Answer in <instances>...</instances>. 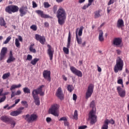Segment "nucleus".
<instances>
[{
	"label": "nucleus",
	"instance_id": "13d9d810",
	"mask_svg": "<svg viewBox=\"0 0 129 129\" xmlns=\"http://www.w3.org/2000/svg\"><path fill=\"white\" fill-rule=\"evenodd\" d=\"M15 104H13L12 106H10L7 108L8 110H10V109H11V108H13V107H15Z\"/></svg>",
	"mask_w": 129,
	"mask_h": 129
},
{
	"label": "nucleus",
	"instance_id": "4be33fe9",
	"mask_svg": "<svg viewBox=\"0 0 129 129\" xmlns=\"http://www.w3.org/2000/svg\"><path fill=\"white\" fill-rule=\"evenodd\" d=\"M56 96L58 98H59L60 100H62L63 98H64V95H63V93H62V90L61 89V87H59L57 89L56 93Z\"/></svg>",
	"mask_w": 129,
	"mask_h": 129
},
{
	"label": "nucleus",
	"instance_id": "2f4dec72",
	"mask_svg": "<svg viewBox=\"0 0 129 129\" xmlns=\"http://www.w3.org/2000/svg\"><path fill=\"white\" fill-rule=\"evenodd\" d=\"M10 76H11V73L8 72L4 74L2 76V78L4 80H6V79H8Z\"/></svg>",
	"mask_w": 129,
	"mask_h": 129
},
{
	"label": "nucleus",
	"instance_id": "f8f14e48",
	"mask_svg": "<svg viewBox=\"0 0 129 129\" xmlns=\"http://www.w3.org/2000/svg\"><path fill=\"white\" fill-rule=\"evenodd\" d=\"M111 123V124H114L115 122L113 120V119L111 118L110 120L108 119H106L104 122V124L102 125L101 129H108V124Z\"/></svg>",
	"mask_w": 129,
	"mask_h": 129
},
{
	"label": "nucleus",
	"instance_id": "a18cd8bd",
	"mask_svg": "<svg viewBox=\"0 0 129 129\" xmlns=\"http://www.w3.org/2000/svg\"><path fill=\"white\" fill-rule=\"evenodd\" d=\"M32 59H33V56L30 54H28L27 55V60H28V61H31Z\"/></svg>",
	"mask_w": 129,
	"mask_h": 129
},
{
	"label": "nucleus",
	"instance_id": "412c9836",
	"mask_svg": "<svg viewBox=\"0 0 129 129\" xmlns=\"http://www.w3.org/2000/svg\"><path fill=\"white\" fill-rule=\"evenodd\" d=\"M117 91L120 97L123 98L125 96V90L122 89L120 86L117 87Z\"/></svg>",
	"mask_w": 129,
	"mask_h": 129
},
{
	"label": "nucleus",
	"instance_id": "4c0bfd02",
	"mask_svg": "<svg viewBox=\"0 0 129 129\" xmlns=\"http://www.w3.org/2000/svg\"><path fill=\"white\" fill-rule=\"evenodd\" d=\"M74 119H76V120H77L78 119V112L77 111V110H75L74 112Z\"/></svg>",
	"mask_w": 129,
	"mask_h": 129
},
{
	"label": "nucleus",
	"instance_id": "09e8293b",
	"mask_svg": "<svg viewBox=\"0 0 129 129\" xmlns=\"http://www.w3.org/2000/svg\"><path fill=\"white\" fill-rule=\"evenodd\" d=\"M73 99L75 101H76V100H77V95L76 94H73Z\"/></svg>",
	"mask_w": 129,
	"mask_h": 129
},
{
	"label": "nucleus",
	"instance_id": "c756f323",
	"mask_svg": "<svg viewBox=\"0 0 129 129\" xmlns=\"http://www.w3.org/2000/svg\"><path fill=\"white\" fill-rule=\"evenodd\" d=\"M34 46H35V44L32 43L29 46V51L30 52H31V53H34V54L37 52V50H36V49L34 48Z\"/></svg>",
	"mask_w": 129,
	"mask_h": 129
},
{
	"label": "nucleus",
	"instance_id": "4468645a",
	"mask_svg": "<svg viewBox=\"0 0 129 129\" xmlns=\"http://www.w3.org/2000/svg\"><path fill=\"white\" fill-rule=\"evenodd\" d=\"M70 70L72 71V73L77 75V76H78L79 77H82V72L77 70L75 67L71 66L70 67Z\"/></svg>",
	"mask_w": 129,
	"mask_h": 129
},
{
	"label": "nucleus",
	"instance_id": "393cba45",
	"mask_svg": "<svg viewBox=\"0 0 129 129\" xmlns=\"http://www.w3.org/2000/svg\"><path fill=\"white\" fill-rule=\"evenodd\" d=\"M8 123H10L13 128L16 126V119L13 118V117H10L9 119V120L8 121Z\"/></svg>",
	"mask_w": 129,
	"mask_h": 129
},
{
	"label": "nucleus",
	"instance_id": "6ab92c4d",
	"mask_svg": "<svg viewBox=\"0 0 129 129\" xmlns=\"http://www.w3.org/2000/svg\"><path fill=\"white\" fill-rule=\"evenodd\" d=\"M19 13L20 17H24L25 15L28 13V7L22 6L19 9Z\"/></svg>",
	"mask_w": 129,
	"mask_h": 129
},
{
	"label": "nucleus",
	"instance_id": "603ef678",
	"mask_svg": "<svg viewBox=\"0 0 129 129\" xmlns=\"http://www.w3.org/2000/svg\"><path fill=\"white\" fill-rule=\"evenodd\" d=\"M32 6H33V8L34 9H35V8H37V7H38V5H37V4L35 3V2L34 1L32 2Z\"/></svg>",
	"mask_w": 129,
	"mask_h": 129
},
{
	"label": "nucleus",
	"instance_id": "f03ea898",
	"mask_svg": "<svg viewBox=\"0 0 129 129\" xmlns=\"http://www.w3.org/2000/svg\"><path fill=\"white\" fill-rule=\"evenodd\" d=\"M123 68V61L120 57H118L116 61V64L114 67L115 73H117L118 71H121Z\"/></svg>",
	"mask_w": 129,
	"mask_h": 129
},
{
	"label": "nucleus",
	"instance_id": "5fc2aeb1",
	"mask_svg": "<svg viewBox=\"0 0 129 129\" xmlns=\"http://www.w3.org/2000/svg\"><path fill=\"white\" fill-rule=\"evenodd\" d=\"M87 128V125H82L79 127V129H85Z\"/></svg>",
	"mask_w": 129,
	"mask_h": 129
},
{
	"label": "nucleus",
	"instance_id": "680f3d73",
	"mask_svg": "<svg viewBox=\"0 0 129 129\" xmlns=\"http://www.w3.org/2000/svg\"><path fill=\"white\" fill-rule=\"evenodd\" d=\"M110 11H111V9H110V7H108L107 9V14H109V13H110Z\"/></svg>",
	"mask_w": 129,
	"mask_h": 129
},
{
	"label": "nucleus",
	"instance_id": "ddd939ff",
	"mask_svg": "<svg viewBox=\"0 0 129 129\" xmlns=\"http://www.w3.org/2000/svg\"><path fill=\"white\" fill-rule=\"evenodd\" d=\"M47 47L48 48L47 49V54L50 58V60H53V56L54 55V49L49 44H47Z\"/></svg>",
	"mask_w": 129,
	"mask_h": 129
},
{
	"label": "nucleus",
	"instance_id": "6e6d98bb",
	"mask_svg": "<svg viewBox=\"0 0 129 129\" xmlns=\"http://www.w3.org/2000/svg\"><path fill=\"white\" fill-rule=\"evenodd\" d=\"M63 122L65 126H69V122L67 120Z\"/></svg>",
	"mask_w": 129,
	"mask_h": 129
},
{
	"label": "nucleus",
	"instance_id": "3c124183",
	"mask_svg": "<svg viewBox=\"0 0 129 129\" xmlns=\"http://www.w3.org/2000/svg\"><path fill=\"white\" fill-rule=\"evenodd\" d=\"M112 4H114V0H109L108 6H110V5H112Z\"/></svg>",
	"mask_w": 129,
	"mask_h": 129
},
{
	"label": "nucleus",
	"instance_id": "9d476101",
	"mask_svg": "<svg viewBox=\"0 0 129 129\" xmlns=\"http://www.w3.org/2000/svg\"><path fill=\"white\" fill-rule=\"evenodd\" d=\"M94 89V85H93V84H91L88 86V89L86 92V97H85L86 99H88V98L91 97V96L92 95V93H93Z\"/></svg>",
	"mask_w": 129,
	"mask_h": 129
},
{
	"label": "nucleus",
	"instance_id": "ea45409f",
	"mask_svg": "<svg viewBox=\"0 0 129 129\" xmlns=\"http://www.w3.org/2000/svg\"><path fill=\"white\" fill-rule=\"evenodd\" d=\"M21 104L25 106V107H26V108H27L28 105V102L26 101H21Z\"/></svg>",
	"mask_w": 129,
	"mask_h": 129
},
{
	"label": "nucleus",
	"instance_id": "c85d7f7f",
	"mask_svg": "<svg viewBox=\"0 0 129 129\" xmlns=\"http://www.w3.org/2000/svg\"><path fill=\"white\" fill-rule=\"evenodd\" d=\"M98 39L100 42H103V41H104V37H103V32L102 31V30L99 31Z\"/></svg>",
	"mask_w": 129,
	"mask_h": 129
},
{
	"label": "nucleus",
	"instance_id": "72a5a7b5",
	"mask_svg": "<svg viewBox=\"0 0 129 129\" xmlns=\"http://www.w3.org/2000/svg\"><path fill=\"white\" fill-rule=\"evenodd\" d=\"M94 17L95 19H97L98 18H99V17H101V15H100V10H98L95 12Z\"/></svg>",
	"mask_w": 129,
	"mask_h": 129
},
{
	"label": "nucleus",
	"instance_id": "7ed1b4c3",
	"mask_svg": "<svg viewBox=\"0 0 129 129\" xmlns=\"http://www.w3.org/2000/svg\"><path fill=\"white\" fill-rule=\"evenodd\" d=\"M20 87H22V84H19L18 85H13L11 86L10 88V90L11 91V98L15 97V96L17 95H21V94H22V92L20 90H17L16 92L13 91L16 89V88H20Z\"/></svg>",
	"mask_w": 129,
	"mask_h": 129
},
{
	"label": "nucleus",
	"instance_id": "774afa93",
	"mask_svg": "<svg viewBox=\"0 0 129 129\" xmlns=\"http://www.w3.org/2000/svg\"><path fill=\"white\" fill-rule=\"evenodd\" d=\"M97 67H98V72H101V68L100 67H99V66H98V65H97Z\"/></svg>",
	"mask_w": 129,
	"mask_h": 129
},
{
	"label": "nucleus",
	"instance_id": "37998d69",
	"mask_svg": "<svg viewBox=\"0 0 129 129\" xmlns=\"http://www.w3.org/2000/svg\"><path fill=\"white\" fill-rule=\"evenodd\" d=\"M30 29H31V30H33V31H37V25H32L30 26Z\"/></svg>",
	"mask_w": 129,
	"mask_h": 129
},
{
	"label": "nucleus",
	"instance_id": "f257e3e1",
	"mask_svg": "<svg viewBox=\"0 0 129 129\" xmlns=\"http://www.w3.org/2000/svg\"><path fill=\"white\" fill-rule=\"evenodd\" d=\"M56 17L58 19V23L60 26L65 24L66 20V12L62 7H59L56 12Z\"/></svg>",
	"mask_w": 129,
	"mask_h": 129
},
{
	"label": "nucleus",
	"instance_id": "e433bc0d",
	"mask_svg": "<svg viewBox=\"0 0 129 129\" xmlns=\"http://www.w3.org/2000/svg\"><path fill=\"white\" fill-rule=\"evenodd\" d=\"M15 45L17 48H20L21 47V43H20V41H19L18 38H16L15 39Z\"/></svg>",
	"mask_w": 129,
	"mask_h": 129
},
{
	"label": "nucleus",
	"instance_id": "de8ad7c7",
	"mask_svg": "<svg viewBox=\"0 0 129 129\" xmlns=\"http://www.w3.org/2000/svg\"><path fill=\"white\" fill-rule=\"evenodd\" d=\"M58 120L59 121H62V120L63 121H66L67 120V118L66 117H61Z\"/></svg>",
	"mask_w": 129,
	"mask_h": 129
},
{
	"label": "nucleus",
	"instance_id": "aec40b11",
	"mask_svg": "<svg viewBox=\"0 0 129 129\" xmlns=\"http://www.w3.org/2000/svg\"><path fill=\"white\" fill-rule=\"evenodd\" d=\"M8 52V48L7 47H3L1 53H0V60L2 61V60H4V58L6 57V55L7 54V52Z\"/></svg>",
	"mask_w": 129,
	"mask_h": 129
},
{
	"label": "nucleus",
	"instance_id": "c9c22d12",
	"mask_svg": "<svg viewBox=\"0 0 129 129\" xmlns=\"http://www.w3.org/2000/svg\"><path fill=\"white\" fill-rule=\"evenodd\" d=\"M67 89L69 92H72L74 90V88L73 87V86L69 85L67 87Z\"/></svg>",
	"mask_w": 129,
	"mask_h": 129
},
{
	"label": "nucleus",
	"instance_id": "49530a36",
	"mask_svg": "<svg viewBox=\"0 0 129 129\" xmlns=\"http://www.w3.org/2000/svg\"><path fill=\"white\" fill-rule=\"evenodd\" d=\"M6 98L7 97H6V96H4L2 98H0V103H2V102H4V101L6 100Z\"/></svg>",
	"mask_w": 129,
	"mask_h": 129
},
{
	"label": "nucleus",
	"instance_id": "a878e982",
	"mask_svg": "<svg viewBox=\"0 0 129 129\" xmlns=\"http://www.w3.org/2000/svg\"><path fill=\"white\" fill-rule=\"evenodd\" d=\"M124 26V23L122 19H118L117 22L116 27L118 28H122Z\"/></svg>",
	"mask_w": 129,
	"mask_h": 129
},
{
	"label": "nucleus",
	"instance_id": "f704fd0d",
	"mask_svg": "<svg viewBox=\"0 0 129 129\" xmlns=\"http://www.w3.org/2000/svg\"><path fill=\"white\" fill-rule=\"evenodd\" d=\"M39 60L40 58H35L33 59L32 60H31V64H32V65H36V64H37V62L39 61Z\"/></svg>",
	"mask_w": 129,
	"mask_h": 129
},
{
	"label": "nucleus",
	"instance_id": "c03bdc74",
	"mask_svg": "<svg viewBox=\"0 0 129 129\" xmlns=\"http://www.w3.org/2000/svg\"><path fill=\"white\" fill-rule=\"evenodd\" d=\"M94 106H95V102H94V101H92L90 104V107L94 108Z\"/></svg>",
	"mask_w": 129,
	"mask_h": 129
},
{
	"label": "nucleus",
	"instance_id": "f3484780",
	"mask_svg": "<svg viewBox=\"0 0 129 129\" xmlns=\"http://www.w3.org/2000/svg\"><path fill=\"white\" fill-rule=\"evenodd\" d=\"M35 13L37 14V15H39V16H40V17H41V18L43 19H51L52 18L51 16L47 14H44V12L42 11V10H36L35 11Z\"/></svg>",
	"mask_w": 129,
	"mask_h": 129
},
{
	"label": "nucleus",
	"instance_id": "dca6fc26",
	"mask_svg": "<svg viewBox=\"0 0 129 129\" xmlns=\"http://www.w3.org/2000/svg\"><path fill=\"white\" fill-rule=\"evenodd\" d=\"M35 39L37 41H39V43L42 45H45V42H46V37L45 36L35 34Z\"/></svg>",
	"mask_w": 129,
	"mask_h": 129
},
{
	"label": "nucleus",
	"instance_id": "bb28decb",
	"mask_svg": "<svg viewBox=\"0 0 129 129\" xmlns=\"http://www.w3.org/2000/svg\"><path fill=\"white\" fill-rule=\"evenodd\" d=\"M32 95V97L34 99V102L36 105H40V98H39V96L36 95Z\"/></svg>",
	"mask_w": 129,
	"mask_h": 129
},
{
	"label": "nucleus",
	"instance_id": "338daca9",
	"mask_svg": "<svg viewBox=\"0 0 129 129\" xmlns=\"http://www.w3.org/2000/svg\"><path fill=\"white\" fill-rule=\"evenodd\" d=\"M62 79L64 81H67V77H66L65 75H62Z\"/></svg>",
	"mask_w": 129,
	"mask_h": 129
},
{
	"label": "nucleus",
	"instance_id": "473e14b6",
	"mask_svg": "<svg viewBox=\"0 0 129 129\" xmlns=\"http://www.w3.org/2000/svg\"><path fill=\"white\" fill-rule=\"evenodd\" d=\"M23 92H24V93H25V94H29L31 93V90H30V89H29V88H28V87H25V88H23Z\"/></svg>",
	"mask_w": 129,
	"mask_h": 129
},
{
	"label": "nucleus",
	"instance_id": "39448f33",
	"mask_svg": "<svg viewBox=\"0 0 129 129\" xmlns=\"http://www.w3.org/2000/svg\"><path fill=\"white\" fill-rule=\"evenodd\" d=\"M49 113L54 116H59V105L54 104L49 109Z\"/></svg>",
	"mask_w": 129,
	"mask_h": 129
},
{
	"label": "nucleus",
	"instance_id": "e2e57ef3",
	"mask_svg": "<svg viewBox=\"0 0 129 129\" xmlns=\"http://www.w3.org/2000/svg\"><path fill=\"white\" fill-rule=\"evenodd\" d=\"M44 27L46 28H47V27H49V23L48 22H45Z\"/></svg>",
	"mask_w": 129,
	"mask_h": 129
},
{
	"label": "nucleus",
	"instance_id": "2eb2a0df",
	"mask_svg": "<svg viewBox=\"0 0 129 129\" xmlns=\"http://www.w3.org/2000/svg\"><path fill=\"white\" fill-rule=\"evenodd\" d=\"M25 109V107H21L17 109L16 111H13L10 113V115L12 116H18L19 114H21L23 112V110Z\"/></svg>",
	"mask_w": 129,
	"mask_h": 129
},
{
	"label": "nucleus",
	"instance_id": "a19ab883",
	"mask_svg": "<svg viewBox=\"0 0 129 129\" xmlns=\"http://www.w3.org/2000/svg\"><path fill=\"white\" fill-rule=\"evenodd\" d=\"M44 7L45 9H48V8H50V7H51V5H50L48 2H44Z\"/></svg>",
	"mask_w": 129,
	"mask_h": 129
},
{
	"label": "nucleus",
	"instance_id": "0e129e2a",
	"mask_svg": "<svg viewBox=\"0 0 129 129\" xmlns=\"http://www.w3.org/2000/svg\"><path fill=\"white\" fill-rule=\"evenodd\" d=\"M82 64H83V60H80L79 61V64L80 65V66H81V65H82Z\"/></svg>",
	"mask_w": 129,
	"mask_h": 129
},
{
	"label": "nucleus",
	"instance_id": "20e7f679",
	"mask_svg": "<svg viewBox=\"0 0 129 129\" xmlns=\"http://www.w3.org/2000/svg\"><path fill=\"white\" fill-rule=\"evenodd\" d=\"M19 7L16 5H9L5 8V12L8 14L12 15L14 13H18L19 12Z\"/></svg>",
	"mask_w": 129,
	"mask_h": 129
},
{
	"label": "nucleus",
	"instance_id": "052dcab7",
	"mask_svg": "<svg viewBox=\"0 0 129 129\" xmlns=\"http://www.w3.org/2000/svg\"><path fill=\"white\" fill-rule=\"evenodd\" d=\"M46 120L47 122H50L51 121V120H52V119L51 118L48 117L46 118Z\"/></svg>",
	"mask_w": 129,
	"mask_h": 129
},
{
	"label": "nucleus",
	"instance_id": "1a4fd4ad",
	"mask_svg": "<svg viewBox=\"0 0 129 129\" xmlns=\"http://www.w3.org/2000/svg\"><path fill=\"white\" fill-rule=\"evenodd\" d=\"M24 119L29 123L33 122V121H36V120H37L38 119V115L36 114H32L31 115L28 114L24 116Z\"/></svg>",
	"mask_w": 129,
	"mask_h": 129
},
{
	"label": "nucleus",
	"instance_id": "b1692460",
	"mask_svg": "<svg viewBox=\"0 0 129 129\" xmlns=\"http://www.w3.org/2000/svg\"><path fill=\"white\" fill-rule=\"evenodd\" d=\"M10 118L11 117L6 115H3L0 117L1 120H2L3 122H5V123H8Z\"/></svg>",
	"mask_w": 129,
	"mask_h": 129
},
{
	"label": "nucleus",
	"instance_id": "864d4df0",
	"mask_svg": "<svg viewBox=\"0 0 129 129\" xmlns=\"http://www.w3.org/2000/svg\"><path fill=\"white\" fill-rule=\"evenodd\" d=\"M117 83L118 84H122L123 83V82L122 81V79H120L118 80Z\"/></svg>",
	"mask_w": 129,
	"mask_h": 129
},
{
	"label": "nucleus",
	"instance_id": "0eeeda50",
	"mask_svg": "<svg viewBox=\"0 0 129 129\" xmlns=\"http://www.w3.org/2000/svg\"><path fill=\"white\" fill-rule=\"evenodd\" d=\"M45 87V85H42L38 87L37 89H34L32 91V95H38L40 94V96H44V93L43 92V88Z\"/></svg>",
	"mask_w": 129,
	"mask_h": 129
},
{
	"label": "nucleus",
	"instance_id": "69168bd1",
	"mask_svg": "<svg viewBox=\"0 0 129 129\" xmlns=\"http://www.w3.org/2000/svg\"><path fill=\"white\" fill-rule=\"evenodd\" d=\"M116 51L118 55H120L121 51L120 50L117 49Z\"/></svg>",
	"mask_w": 129,
	"mask_h": 129
},
{
	"label": "nucleus",
	"instance_id": "a211bd4d",
	"mask_svg": "<svg viewBox=\"0 0 129 129\" xmlns=\"http://www.w3.org/2000/svg\"><path fill=\"white\" fill-rule=\"evenodd\" d=\"M43 76L45 79L49 81H51V72L48 70H44L43 72Z\"/></svg>",
	"mask_w": 129,
	"mask_h": 129
},
{
	"label": "nucleus",
	"instance_id": "79ce46f5",
	"mask_svg": "<svg viewBox=\"0 0 129 129\" xmlns=\"http://www.w3.org/2000/svg\"><path fill=\"white\" fill-rule=\"evenodd\" d=\"M57 8H58V6L57 5H54L53 7V14H57Z\"/></svg>",
	"mask_w": 129,
	"mask_h": 129
},
{
	"label": "nucleus",
	"instance_id": "bf43d9fd",
	"mask_svg": "<svg viewBox=\"0 0 129 129\" xmlns=\"http://www.w3.org/2000/svg\"><path fill=\"white\" fill-rule=\"evenodd\" d=\"M19 101H21V99H18L15 101V104H15V106H16V104H18V103H19Z\"/></svg>",
	"mask_w": 129,
	"mask_h": 129
},
{
	"label": "nucleus",
	"instance_id": "4d7b16f0",
	"mask_svg": "<svg viewBox=\"0 0 129 129\" xmlns=\"http://www.w3.org/2000/svg\"><path fill=\"white\" fill-rule=\"evenodd\" d=\"M94 0H88V4L89 6H91L92 5V3H93Z\"/></svg>",
	"mask_w": 129,
	"mask_h": 129
},
{
	"label": "nucleus",
	"instance_id": "58836bf2",
	"mask_svg": "<svg viewBox=\"0 0 129 129\" xmlns=\"http://www.w3.org/2000/svg\"><path fill=\"white\" fill-rule=\"evenodd\" d=\"M12 39V37L8 36L6 40L4 42L3 44H8V43L10 41H11V39Z\"/></svg>",
	"mask_w": 129,
	"mask_h": 129
},
{
	"label": "nucleus",
	"instance_id": "423d86ee",
	"mask_svg": "<svg viewBox=\"0 0 129 129\" xmlns=\"http://www.w3.org/2000/svg\"><path fill=\"white\" fill-rule=\"evenodd\" d=\"M83 31V26H81L80 28L79 32H78V28L76 29V39L78 45H81V44H82V38H81V36H82ZM78 35L79 36H78Z\"/></svg>",
	"mask_w": 129,
	"mask_h": 129
},
{
	"label": "nucleus",
	"instance_id": "cd10ccee",
	"mask_svg": "<svg viewBox=\"0 0 129 129\" xmlns=\"http://www.w3.org/2000/svg\"><path fill=\"white\" fill-rule=\"evenodd\" d=\"M15 60H16V58L13 56V53L12 52V51H10L9 57L7 60V63H11L12 62H14Z\"/></svg>",
	"mask_w": 129,
	"mask_h": 129
},
{
	"label": "nucleus",
	"instance_id": "9b49d317",
	"mask_svg": "<svg viewBox=\"0 0 129 129\" xmlns=\"http://www.w3.org/2000/svg\"><path fill=\"white\" fill-rule=\"evenodd\" d=\"M70 44H71V32L70 31L69 32V36L68 38V44L67 47H63V51L65 54L68 55L69 54V48H70Z\"/></svg>",
	"mask_w": 129,
	"mask_h": 129
},
{
	"label": "nucleus",
	"instance_id": "7c9ffc66",
	"mask_svg": "<svg viewBox=\"0 0 129 129\" xmlns=\"http://www.w3.org/2000/svg\"><path fill=\"white\" fill-rule=\"evenodd\" d=\"M6 25H7V23H6L4 18L0 17V25L2 26V27H6Z\"/></svg>",
	"mask_w": 129,
	"mask_h": 129
},
{
	"label": "nucleus",
	"instance_id": "8fccbe9b",
	"mask_svg": "<svg viewBox=\"0 0 129 129\" xmlns=\"http://www.w3.org/2000/svg\"><path fill=\"white\" fill-rule=\"evenodd\" d=\"M89 7H90V6L89 5V4H88L87 5H84L82 7V10H86V9H88V8H89Z\"/></svg>",
	"mask_w": 129,
	"mask_h": 129
},
{
	"label": "nucleus",
	"instance_id": "6e6552de",
	"mask_svg": "<svg viewBox=\"0 0 129 129\" xmlns=\"http://www.w3.org/2000/svg\"><path fill=\"white\" fill-rule=\"evenodd\" d=\"M89 120H90L91 124H94L97 121V116L95 115V112L93 110H91L89 113Z\"/></svg>",
	"mask_w": 129,
	"mask_h": 129
},
{
	"label": "nucleus",
	"instance_id": "5701e85b",
	"mask_svg": "<svg viewBox=\"0 0 129 129\" xmlns=\"http://www.w3.org/2000/svg\"><path fill=\"white\" fill-rule=\"evenodd\" d=\"M122 40L120 38H115L113 39V44L114 46H116V47H118L121 45Z\"/></svg>",
	"mask_w": 129,
	"mask_h": 129
}]
</instances>
